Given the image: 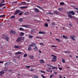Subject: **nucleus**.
Listing matches in <instances>:
<instances>
[{"label": "nucleus", "mask_w": 78, "mask_h": 78, "mask_svg": "<svg viewBox=\"0 0 78 78\" xmlns=\"http://www.w3.org/2000/svg\"><path fill=\"white\" fill-rule=\"evenodd\" d=\"M68 15V16L70 18H73V16H71L70 13L72 14L73 15H75V13L73 11H70L67 12Z\"/></svg>", "instance_id": "f257e3e1"}, {"label": "nucleus", "mask_w": 78, "mask_h": 78, "mask_svg": "<svg viewBox=\"0 0 78 78\" xmlns=\"http://www.w3.org/2000/svg\"><path fill=\"white\" fill-rule=\"evenodd\" d=\"M51 55L52 57H54L52 58V60H51V61L53 62H55L57 60V57L55 55Z\"/></svg>", "instance_id": "f03ea898"}, {"label": "nucleus", "mask_w": 78, "mask_h": 78, "mask_svg": "<svg viewBox=\"0 0 78 78\" xmlns=\"http://www.w3.org/2000/svg\"><path fill=\"white\" fill-rule=\"evenodd\" d=\"M2 38L5 39L6 41H9V37H8V35H3Z\"/></svg>", "instance_id": "7ed1b4c3"}, {"label": "nucleus", "mask_w": 78, "mask_h": 78, "mask_svg": "<svg viewBox=\"0 0 78 78\" xmlns=\"http://www.w3.org/2000/svg\"><path fill=\"white\" fill-rule=\"evenodd\" d=\"M22 39H23L22 37H19L16 40V42H19L20 41H21Z\"/></svg>", "instance_id": "20e7f679"}, {"label": "nucleus", "mask_w": 78, "mask_h": 78, "mask_svg": "<svg viewBox=\"0 0 78 78\" xmlns=\"http://www.w3.org/2000/svg\"><path fill=\"white\" fill-rule=\"evenodd\" d=\"M20 10L19 9H16V10H15V12L14 13V15H16L17 14H18L20 12Z\"/></svg>", "instance_id": "39448f33"}, {"label": "nucleus", "mask_w": 78, "mask_h": 78, "mask_svg": "<svg viewBox=\"0 0 78 78\" xmlns=\"http://www.w3.org/2000/svg\"><path fill=\"white\" fill-rule=\"evenodd\" d=\"M29 57L30 59H34L33 58L34 57V55H29Z\"/></svg>", "instance_id": "423d86ee"}, {"label": "nucleus", "mask_w": 78, "mask_h": 78, "mask_svg": "<svg viewBox=\"0 0 78 78\" xmlns=\"http://www.w3.org/2000/svg\"><path fill=\"white\" fill-rule=\"evenodd\" d=\"M36 43H33L31 44V45H30L29 46H30L31 47H36Z\"/></svg>", "instance_id": "0eeeda50"}, {"label": "nucleus", "mask_w": 78, "mask_h": 78, "mask_svg": "<svg viewBox=\"0 0 78 78\" xmlns=\"http://www.w3.org/2000/svg\"><path fill=\"white\" fill-rule=\"evenodd\" d=\"M5 73V72L4 71H1L0 72V76H1Z\"/></svg>", "instance_id": "6e6552de"}, {"label": "nucleus", "mask_w": 78, "mask_h": 78, "mask_svg": "<svg viewBox=\"0 0 78 78\" xmlns=\"http://www.w3.org/2000/svg\"><path fill=\"white\" fill-rule=\"evenodd\" d=\"M34 11L36 12H39V10L37 8H35L34 9Z\"/></svg>", "instance_id": "1a4fd4ad"}, {"label": "nucleus", "mask_w": 78, "mask_h": 78, "mask_svg": "<svg viewBox=\"0 0 78 78\" xmlns=\"http://www.w3.org/2000/svg\"><path fill=\"white\" fill-rule=\"evenodd\" d=\"M38 34H45V32H41V31H40L38 32Z\"/></svg>", "instance_id": "9d476101"}, {"label": "nucleus", "mask_w": 78, "mask_h": 78, "mask_svg": "<svg viewBox=\"0 0 78 78\" xmlns=\"http://www.w3.org/2000/svg\"><path fill=\"white\" fill-rule=\"evenodd\" d=\"M20 46H17L16 45H15L14 46V48L15 49H17L20 48Z\"/></svg>", "instance_id": "9b49d317"}, {"label": "nucleus", "mask_w": 78, "mask_h": 78, "mask_svg": "<svg viewBox=\"0 0 78 78\" xmlns=\"http://www.w3.org/2000/svg\"><path fill=\"white\" fill-rule=\"evenodd\" d=\"M10 34H16V32L14 31L13 30H11L10 31Z\"/></svg>", "instance_id": "f8f14e48"}, {"label": "nucleus", "mask_w": 78, "mask_h": 78, "mask_svg": "<svg viewBox=\"0 0 78 78\" xmlns=\"http://www.w3.org/2000/svg\"><path fill=\"white\" fill-rule=\"evenodd\" d=\"M39 62L41 63H44V62L43 60H40L39 61Z\"/></svg>", "instance_id": "ddd939ff"}, {"label": "nucleus", "mask_w": 78, "mask_h": 78, "mask_svg": "<svg viewBox=\"0 0 78 78\" xmlns=\"http://www.w3.org/2000/svg\"><path fill=\"white\" fill-rule=\"evenodd\" d=\"M27 8V6H21L20 7V8L21 9H22L23 8Z\"/></svg>", "instance_id": "4468645a"}, {"label": "nucleus", "mask_w": 78, "mask_h": 78, "mask_svg": "<svg viewBox=\"0 0 78 78\" xmlns=\"http://www.w3.org/2000/svg\"><path fill=\"white\" fill-rule=\"evenodd\" d=\"M24 34V33L23 32H21L20 34V36H23Z\"/></svg>", "instance_id": "2eb2a0df"}, {"label": "nucleus", "mask_w": 78, "mask_h": 78, "mask_svg": "<svg viewBox=\"0 0 78 78\" xmlns=\"http://www.w3.org/2000/svg\"><path fill=\"white\" fill-rule=\"evenodd\" d=\"M27 3L25 2H23L21 3V5H24V4H26Z\"/></svg>", "instance_id": "dca6fc26"}, {"label": "nucleus", "mask_w": 78, "mask_h": 78, "mask_svg": "<svg viewBox=\"0 0 78 78\" xmlns=\"http://www.w3.org/2000/svg\"><path fill=\"white\" fill-rule=\"evenodd\" d=\"M31 50V47L30 46V45H29V47L28 48V50L29 51H30Z\"/></svg>", "instance_id": "f3484780"}, {"label": "nucleus", "mask_w": 78, "mask_h": 78, "mask_svg": "<svg viewBox=\"0 0 78 78\" xmlns=\"http://www.w3.org/2000/svg\"><path fill=\"white\" fill-rule=\"evenodd\" d=\"M70 38H71V39H72L73 41H75L76 40L74 39L73 37H72V35H70Z\"/></svg>", "instance_id": "a211bd4d"}, {"label": "nucleus", "mask_w": 78, "mask_h": 78, "mask_svg": "<svg viewBox=\"0 0 78 78\" xmlns=\"http://www.w3.org/2000/svg\"><path fill=\"white\" fill-rule=\"evenodd\" d=\"M38 48L36 46H35V47L34 48V50L35 51H37Z\"/></svg>", "instance_id": "6ab92c4d"}, {"label": "nucleus", "mask_w": 78, "mask_h": 78, "mask_svg": "<svg viewBox=\"0 0 78 78\" xmlns=\"http://www.w3.org/2000/svg\"><path fill=\"white\" fill-rule=\"evenodd\" d=\"M55 40L59 42H62L61 41L59 40V39L58 38V39L56 38V39H55Z\"/></svg>", "instance_id": "aec40b11"}, {"label": "nucleus", "mask_w": 78, "mask_h": 78, "mask_svg": "<svg viewBox=\"0 0 78 78\" xmlns=\"http://www.w3.org/2000/svg\"><path fill=\"white\" fill-rule=\"evenodd\" d=\"M22 54V52H18L15 53V55H16L17 54Z\"/></svg>", "instance_id": "412c9836"}, {"label": "nucleus", "mask_w": 78, "mask_h": 78, "mask_svg": "<svg viewBox=\"0 0 78 78\" xmlns=\"http://www.w3.org/2000/svg\"><path fill=\"white\" fill-rule=\"evenodd\" d=\"M23 19V18H21L20 19H19V21L20 22H22Z\"/></svg>", "instance_id": "4be33fe9"}, {"label": "nucleus", "mask_w": 78, "mask_h": 78, "mask_svg": "<svg viewBox=\"0 0 78 78\" xmlns=\"http://www.w3.org/2000/svg\"><path fill=\"white\" fill-rule=\"evenodd\" d=\"M63 38H64L65 39H68V37L67 36H65V35H63Z\"/></svg>", "instance_id": "5701e85b"}, {"label": "nucleus", "mask_w": 78, "mask_h": 78, "mask_svg": "<svg viewBox=\"0 0 78 78\" xmlns=\"http://www.w3.org/2000/svg\"><path fill=\"white\" fill-rule=\"evenodd\" d=\"M29 38H30V39H31L33 38V36L31 35H29Z\"/></svg>", "instance_id": "b1692460"}, {"label": "nucleus", "mask_w": 78, "mask_h": 78, "mask_svg": "<svg viewBox=\"0 0 78 78\" xmlns=\"http://www.w3.org/2000/svg\"><path fill=\"white\" fill-rule=\"evenodd\" d=\"M9 63H6L4 65L5 66V67H7L8 66V64Z\"/></svg>", "instance_id": "393cba45"}, {"label": "nucleus", "mask_w": 78, "mask_h": 78, "mask_svg": "<svg viewBox=\"0 0 78 78\" xmlns=\"http://www.w3.org/2000/svg\"><path fill=\"white\" fill-rule=\"evenodd\" d=\"M34 78H39V76H36V75H34Z\"/></svg>", "instance_id": "a878e982"}, {"label": "nucleus", "mask_w": 78, "mask_h": 78, "mask_svg": "<svg viewBox=\"0 0 78 78\" xmlns=\"http://www.w3.org/2000/svg\"><path fill=\"white\" fill-rule=\"evenodd\" d=\"M5 16V15H1V16H0V17L1 18H4Z\"/></svg>", "instance_id": "bb28decb"}, {"label": "nucleus", "mask_w": 78, "mask_h": 78, "mask_svg": "<svg viewBox=\"0 0 78 78\" xmlns=\"http://www.w3.org/2000/svg\"><path fill=\"white\" fill-rule=\"evenodd\" d=\"M21 27H28V25H22Z\"/></svg>", "instance_id": "cd10ccee"}, {"label": "nucleus", "mask_w": 78, "mask_h": 78, "mask_svg": "<svg viewBox=\"0 0 78 78\" xmlns=\"http://www.w3.org/2000/svg\"><path fill=\"white\" fill-rule=\"evenodd\" d=\"M54 13L55 14H59V12H57V11H55L54 12Z\"/></svg>", "instance_id": "c85d7f7f"}, {"label": "nucleus", "mask_w": 78, "mask_h": 78, "mask_svg": "<svg viewBox=\"0 0 78 78\" xmlns=\"http://www.w3.org/2000/svg\"><path fill=\"white\" fill-rule=\"evenodd\" d=\"M44 26H45V27H48V24L47 23H44Z\"/></svg>", "instance_id": "c756f323"}, {"label": "nucleus", "mask_w": 78, "mask_h": 78, "mask_svg": "<svg viewBox=\"0 0 78 78\" xmlns=\"http://www.w3.org/2000/svg\"><path fill=\"white\" fill-rule=\"evenodd\" d=\"M15 16L13 15V16H11V19H14V18H15Z\"/></svg>", "instance_id": "7c9ffc66"}, {"label": "nucleus", "mask_w": 78, "mask_h": 78, "mask_svg": "<svg viewBox=\"0 0 78 78\" xmlns=\"http://www.w3.org/2000/svg\"><path fill=\"white\" fill-rule=\"evenodd\" d=\"M4 71H7L8 70V68H6L4 69Z\"/></svg>", "instance_id": "2f4dec72"}, {"label": "nucleus", "mask_w": 78, "mask_h": 78, "mask_svg": "<svg viewBox=\"0 0 78 78\" xmlns=\"http://www.w3.org/2000/svg\"><path fill=\"white\" fill-rule=\"evenodd\" d=\"M60 4L61 5H64V3L63 2H61L60 3Z\"/></svg>", "instance_id": "473e14b6"}, {"label": "nucleus", "mask_w": 78, "mask_h": 78, "mask_svg": "<svg viewBox=\"0 0 78 78\" xmlns=\"http://www.w3.org/2000/svg\"><path fill=\"white\" fill-rule=\"evenodd\" d=\"M41 73H45V72L44 71H41Z\"/></svg>", "instance_id": "72a5a7b5"}, {"label": "nucleus", "mask_w": 78, "mask_h": 78, "mask_svg": "<svg viewBox=\"0 0 78 78\" xmlns=\"http://www.w3.org/2000/svg\"><path fill=\"white\" fill-rule=\"evenodd\" d=\"M37 8H40V9L41 10L43 9V8H41V7H40V6H39L38 5L37 6Z\"/></svg>", "instance_id": "f704fd0d"}, {"label": "nucleus", "mask_w": 78, "mask_h": 78, "mask_svg": "<svg viewBox=\"0 0 78 78\" xmlns=\"http://www.w3.org/2000/svg\"><path fill=\"white\" fill-rule=\"evenodd\" d=\"M5 4H0V7H2Z\"/></svg>", "instance_id": "c9c22d12"}, {"label": "nucleus", "mask_w": 78, "mask_h": 78, "mask_svg": "<svg viewBox=\"0 0 78 78\" xmlns=\"http://www.w3.org/2000/svg\"><path fill=\"white\" fill-rule=\"evenodd\" d=\"M20 31H23V30H24V29H23L22 28H21V27H20Z\"/></svg>", "instance_id": "e433bc0d"}, {"label": "nucleus", "mask_w": 78, "mask_h": 78, "mask_svg": "<svg viewBox=\"0 0 78 78\" xmlns=\"http://www.w3.org/2000/svg\"><path fill=\"white\" fill-rule=\"evenodd\" d=\"M52 69H57V67H52Z\"/></svg>", "instance_id": "4c0bfd02"}, {"label": "nucleus", "mask_w": 78, "mask_h": 78, "mask_svg": "<svg viewBox=\"0 0 78 78\" xmlns=\"http://www.w3.org/2000/svg\"><path fill=\"white\" fill-rule=\"evenodd\" d=\"M27 54H25L23 55V57H27Z\"/></svg>", "instance_id": "58836bf2"}, {"label": "nucleus", "mask_w": 78, "mask_h": 78, "mask_svg": "<svg viewBox=\"0 0 78 78\" xmlns=\"http://www.w3.org/2000/svg\"><path fill=\"white\" fill-rule=\"evenodd\" d=\"M62 9V8H59L58 9V11H61Z\"/></svg>", "instance_id": "ea45409f"}, {"label": "nucleus", "mask_w": 78, "mask_h": 78, "mask_svg": "<svg viewBox=\"0 0 78 78\" xmlns=\"http://www.w3.org/2000/svg\"><path fill=\"white\" fill-rule=\"evenodd\" d=\"M72 37L73 38H75L76 37V36L75 35H73V36H72Z\"/></svg>", "instance_id": "a19ab883"}, {"label": "nucleus", "mask_w": 78, "mask_h": 78, "mask_svg": "<svg viewBox=\"0 0 78 78\" xmlns=\"http://www.w3.org/2000/svg\"><path fill=\"white\" fill-rule=\"evenodd\" d=\"M62 62L64 63H65V60L64 59H62Z\"/></svg>", "instance_id": "79ce46f5"}, {"label": "nucleus", "mask_w": 78, "mask_h": 78, "mask_svg": "<svg viewBox=\"0 0 78 78\" xmlns=\"http://www.w3.org/2000/svg\"><path fill=\"white\" fill-rule=\"evenodd\" d=\"M54 76V75L53 74L51 75V76H50V78H51V77H53Z\"/></svg>", "instance_id": "37998d69"}, {"label": "nucleus", "mask_w": 78, "mask_h": 78, "mask_svg": "<svg viewBox=\"0 0 78 78\" xmlns=\"http://www.w3.org/2000/svg\"><path fill=\"white\" fill-rule=\"evenodd\" d=\"M54 73L55 75H56L57 74V72L56 71H55L54 72Z\"/></svg>", "instance_id": "c03bdc74"}, {"label": "nucleus", "mask_w": 78, "mask_h": 78, "mask_svg": "<svg viewBox=\"0 0 78 78\" xmlns=\"http://www.w3.org/2000/svg\"><path fill=\"white\" fill-rule=\"evenodd\" d=\"M30 67V66H26V67L27 69H29Z\"/></svg>", "instance_id": "a18cd8bd"}, {"label": "nucleus", "mask_w": 78, "mask_h": 78, "mask_svg": "<svg viewBox=\"0 0 78 78\" xmlns=\"http://www.w3.org/2000/svg\"><path fill=\"white\" fill-rule=\"evenodd\" d=\"M28 14V12H25V13H24V15H27Z\"/></svg>", "instance_id": "49530a36"}, {"label": "nucleus", "mask_w": 78, "mask_h": 78, "mask_svg": "<svg viewBox=\"0 0 78 78\" xmlns=\"http://www.w3.org/2000/svg\"><path fill=\"white\" fill-rule=\"evenodd\" d=\"M64 53H70V51H64Z\"/></svg>", "instance_id": "de8ad7c7"}, {"label": "nucleus", "mask_w": 78, "mask_h": 78, "mask_svg": "<svg viewBox=\"0 0 78 78\" xmlns=\"http://www.w3.org/2000/svg\"><path fill=\"white\" fill-rule=\"evenodd\" d=\"M49 14L52 15H53V13H51V12H49Z\"/></svg>", "instance_id": "09e8293b"}, {"label": "nucleus", "mask_w": 78, "mask_h": 78, "mask_svg": "<svg viewBox=\"0 0 78 78\" xmlns=\"http://www.w3.org/2000/svg\"><path fill=\"white\" fill-rule=\"evenodd\" d=\"M37 38H40V39H43L42 37H36V39Z\"/></svg>", "instance_id": "8fccbe9b"}, {"label": "nucleus", "mask_w": 78, "mask_h": 78, "mask_svg": "<svg viewBox=\"0 0 78 78\" xmlns=\"http://www.w3.org/2000/svg\"><path fill=\"white\" fill-rule=\"evenodd\" d=\"M41 77H42L43 78H46V77L44 76H43L42 75H41Z\"/></svg>", "instance_id": "3c124183"}, {"label": "nucleus", "mask_w": 78, "mask_h": 78, "mask_svg": "<svg viewBox=\"0 0 78 78\" xmlns=\"http://www.w3.org/2000/svg\"><path fill=\"white\" fill-rule=\"evenodd\" d=\"M31 34H33L34 32V30H31Z\"/></svg>", "instance_id": "603ef678"}, {"label": "nucleus", "mask_w": 78, "mask_h": 78, "mask_svg": "<svg viewBox=\"0 0 78 78\" xmlns=\"http://www.w3.org/2000/svg\"><path fill=\"white\" fill-rule=\"evenodd\" d=\"M51 47H57V46H56L52 45L51 46Z\"/></svg>", "instance_id": "864d4df0"}, {"label": "nucleus", "mask_w": 78, "mask_h": 78, "mask_svg": "<svg viewBox=\"0 0 78 78\" xmlns=\"http://www.w3.org/2000/svg\"><path fill=\"white\" fill-rule=\"evenodd\" d=\"M69 26H70V27L72 26V24L71 23H69Z\"/></svg>", "instance_id": "5fc2aeb1"}, {"label": "nucleus", "mask_w": 78, "mask_h": 78, "mask_svg": "<svg viewBox=\"0 0 78 78\" xmlns=\"http://www.w3.org/2000/svg\"><path fill=\"white\" fill-rule=\"evenodd\" d=\"M58 69H59L60 70H61L62 69V68H59V67H58Z\"/></svg>", "instance_id": "6e6d98bb"}, {"label": "nucleus", "mask_w": 78, "mask_h": 78, "mask_svg": "<svg viewBox=\"0 0 78 78\" xmlns=\"http://www.w3.org/2000/svg\"><path fill=\"white\" fill-rule=\"evenodd\" d=\"M22 14V13H20L19 14H18V15H19V16H21Z\"/></svg>", "instance_id": "4d7b16f0"}, {"label": "nucleus", "mask_w": 78, "mask_h": 78, "mask_svg": "<svg viewBox=\"0 0 78 78\" xmlns=\"http://www.w3.org/2000/svg\"><path fill=\"white\" fill-rule=\"evenodd\" d=\"M51 24H52V25H53L54 26L55 25V24L54 23H51Z\"/></svg>", "instance_id": "13d9d810"}, {"label": "nucleus", "mask_w": 78, "mask_h": 78, "mask_svg": "<svg viewBox=\"0 0 78 78\" xmlns=\"http://www.w3.org/2000/svg\"><path fill=\"white\" fill-rule=\"evenodd\" d=\"M40 44L42 45L43 46H44V44L42 43H40Z\"/></svg>", "instance_id": "bf43d9fd"}, {"label": "nucleus", "mask_w": 78, "mask_h": 78, "mask_svg": "<svg viewBox=\"0 0 78 78\" xmlns=\"http://www.w3.org/2000/svg\"><path fill=\"white\" fill-rule=\"evenodd\" d=\"M12 70H11V69L9 70V71L10 72H12Z\"/></svg>", "instance_id": "052dcab7"}, {"label": "nucleus", "mask_w": 78, "mask_h": 78, "mask_svg": "<svg viewBox=\"0 0 78 78\" xmlns=\"http://www.w3.org/2000/svg\"><path fill=\"white\" fill-rule=\"evenodd\" d=\"M30 71H31V72H33V71H34V69H31Z\"/></svg>", "instance_id": "680f3d73"}, {"label": "nucleus", "mask_w": 78, "mask_h": 78, "mask_svg": "<svg viewBox=\"0 0 78 78\" xmlns=\"http://www.w3.org/2000/svg\"><path fill=\"white\" fill-rule=\"evenodd\" d=\"M2 2L3 3L5 1V0H2Z\"/></svg>", "instance_id": "e2e57ef3"}, {"label": "nucleus", "mask_w": 78, "mask_h": 78, "mask_svg": "<svg viewBox=\"0 0 78 78\" xmlns=\"http://www.w3.org/2000/svg\"><path fill=\"white\" fill-rule=\"evenodd\" d=\"M20 57V56H18L17 58L18 59H19Z\"/></svg>", "instance_id": "0e129e2a"}, {"label": "nucleus", "mask_w": 78, "mask_h": 78, "mask_svg": "<svg viewBox=\"0 0 78 78\" xmlns=\"http://www.w3.org/2000/svg\"><path fill=\"white\" fill-rule=\"evenodd\" d=\"M39 53H41V51H40V50H39Z\"/></svg>", "instance_id": "69168bd1"}, {"label": "nucleus", "mask_w": 78, "mask_h": 78, "mask_svg": "<svg viewBox=\"0 0 78 78\" xmlns=\"http://www.w3.org/2000/svg\"><path fill=\"white\" fill-rule=\"evenodd\" d=\"M59 76H60V77H59L60 78H62V76L61 75H60Z\"/></svg>", "instance_id": "338daca9"}, {"label": "nucleus", "mask_w": 78, "mask_h": 78, "mask_svg": "<svg viewBox=\"0 0 78 78\" xmlns=\"http://www.w3.org/2000/svg\"><path fill=\"white\" fill-rule=\"evenodd\" d=\"M75 9L77 10H78V8H76Z\"/></svg>", "instance_id": "774afa93"}]
</instances>
